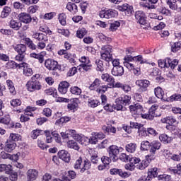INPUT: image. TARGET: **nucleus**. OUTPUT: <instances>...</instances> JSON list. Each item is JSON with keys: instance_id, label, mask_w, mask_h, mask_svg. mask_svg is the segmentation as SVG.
<instances>
[{"instance_id": "f257e3e1", "label": "nucleus", "mask_w": 181, "mask_h": 181, "mask_svg": "<svg viewBox=\"0 0 181 181\" xmlns=\"http://www.w3.org/2000/svg\"><path fill=\"white\" fill-rule=\"evenodd\" d=\"M160 142L158 141H153L151 143L148 141H144L141 143V151H149V154L147 155V158L151 159H155V155L156 151H159L161 146Z\"/></svg>"}, {"instance_id": "f03ea898", "label": "nucleus", "mask_w": 181, "mask_h": 181, "mask_svg": "<svg viewBox=\"0 0 181 181\" xmlns=\"http://www.w3.org/2000/svg\"><path fill=\"white\" fill-rule=\"evenodd\" d=\"M161 122H163V124H168V125L166 126V128L169 131H173V134H174L175 135H177V136H178V138H181L180 129H176L175 127H173V125H175V124H176V119H175L172 116H170V117H167L165 118L162 119ZM173 128H174V129H173Z\"/></svg>"}, {"instance_id": "7ed1b4c3", "label": "nucleus", "mask_w": 181, "mask_h": 181, "mask_svg": "<svg viewBox=\"0 0 181 181\" xmlns=\"http://www.w3.org/2000/svg\"><path fill=\"white\" fill-rule=\"evenodd\" d=\"M112 47L110 45H105L102 47L100 56L103 60L105 62H111L112 60Z\"/></svg>"}, {"instance_id": "20e7f679", "label": "nucleus", "mask_w": 181, "mask_h": 181, "mask_svg": "<svg viewBox=\"0 0 181 181\" xmlns=\"http://www.w3.org/2000/svg\"><path fill=\"white\" fill-rule=\"evenodd\" d=\"M130 112L132 115H145V111H144V107L139 104L132 105L129 106Z\"/></svg>"}, {"instance_id": "39448f33", "label": "nucleus", "mask_w": 181, "mask_h": 181, "mask_svg": "<svg viewBox=\"0 0 181 181\" xmlns=\"http://www.w3.org/2000/svg\"><path fill=\"white\" fill-rule=\"evenodd\" d=\"M99 16L100 18L111 19V18H115V16H118V11L112 9L102 10L100 11Z\"/></svg>"}, {"instance_id": "423d86ee", "label": "nucleus", "mask_w": 181, "mask_h": 181, "mask_svg": "<svg viewBox=\"0 0 181 181\" xmlns=\"http://www.w3.org/2000/svg\"><path fill=\"white\" fill-rule=\"evenodd\" d=\"M107 152L113 162H115L118 159V155L119 154V148L118 146L115 145L110 146L107 149Z\"/></svg>"}, {"instance_id": "0eeeda50", "label": "nucleus", "mask_w": 181, "mask_h": 181, "mask_svg": "<svg viewBox=\"0 0 181 181\" xmlns=\"http://www.w3.org/2000/svg\"><path fill=\"white\" fill-rule=\"evenodd\" d=\"M80 63H82L81 65H79V67H81L85 71H88V70H91V67H93V65H91V62L90 61V58L88 57L82 56L81 58H79Z\"/></svg>"}, {"instance_id": "6e6552de", "label": "nucleus", "mask_w": 181, "mask_h": 181, "mask_svg": "<svg viewBox=\"0 0 181 181\" xmlns=\"http://www.w3.org/2000/svg\"><path fill=\"white\" fill-rule=\"evenodd\" d=\"M18 69H23V74L25 77H30L33 74V70L28 63L22 62L18 64Z\"/></svg>"}, {"instance_id": "1a4fd4ad", "label": "nucleus", "mask_w": 181, "mask_h": 181, "mask_svg": "<svg viewBox=\"0 0 181 181\" xmlns=\"http://www.w3.org/2000/svg\"><path fill=\"white\" fill-rule=\"evenodd\" d=\"M158 110V105H153L151 108L148 110V114H144L142 115V118L144 119H149L152 121L155 117H158L156 114V110Z\"/></svg>"}, {"instance_id": "9d476101", "label": "nucleus", "mask_w": 181, "mask_h": 181, "mask_svg": "<svg viewBox=\"0 0 181 181\" xmlns=\"http://www.w3.org/2000/svg\"><path fill=\"white\" fill-rule=\"evenodd\" d=\"M27 90L30 92L36 91L42 88L40 82L37 81H28L26 83Z\"/></svg>"}, {"instance_id": "9b49d317", "label": "nucleus", "mask_w": 181, "mask_h": 181, "mask_svg": "<svg viewBox=\"0 0 181 181\" xmlns=\"http://www.w3.org/2000/svg\"><path fill=\"white\" fill-rule=\"evenodd\" d=\"M135 84L141 91H148L151 82L146 79H138L136 81Z\"/></svg>"}, {"instance_id": "f8f14e48", "label": "nucleus", "mask_w": 181, "mask_h": 181, "mask_svg": "<svg viewBox=\"0 0 181 181\" xmlns=\"http://www.w3.org/2000/svg\"><path fill=\"white\" fill-rule=\"evenodd\" d=\"M167 4L170 9L181 12V0H168Z\"/></svg>"}, {"instance_id": "ddd939ff", "label": "nucleus", "mask_w": 181, "mask_h": 181, "mask_svg": "<svg viewBox=\"0 0 181 181\" xmlns=\"http://www.w3.org/2000/svg\"><path fill=\"white\" fill-rule=\"evenodd\" d=\"M18 21L20 22H22L23 23H25L26 25L32 22V16H30V14L28 13H20L18 16Z\"/></svg>"}, {"instance_id": "4468645a", "label": "nucleus", "mask_w": 181, "mask_h": 181, "mask_svg": "<svg viewBox=\"0 0 181 181\" xmlns=\"http://www.w3.org/2000/svg\"><path fill=\"white\" fill-rule=\"evenodd\" d=\"M110 174L119 175V176H120V177H122L123 179L129 177L131 176V173L122 171V170L118 168L110 169Z\"/></svg>"}, {"instance_id": "2eb2a0df", "label": "nucleus", "mask_w": 181, "mask_h": 181, "mask_svg": "<svg viewBox=\"0 0 181 181\" xmlns=\"http://www.w3.org/2000/svg\"><path fill=\"white\" fill-rule=\"evenodd\" d=\"M135 18L140 25H146V16L142 11H136L135 13Z\"/></svg>"}, {"instance_id": "dca6fc26", "label": "nucleus", "mask_w": 181, "mask_h": 181, "mask_svg": "<svg viewBox=\"0 0 181 181\" xmlns=\"http://www.w3.org/2000/svg\"><path fill=\"white\" fill-rule=\"evenodd\" d=\"M57 64H59L57 61H54L52 59H47L45 62V66L47 70H55L57 69Z\"/></svg>"}, {"instance_id": "f3484780", "label": "nucleus", "mask_w": 181, "mask_h": 181, "mask_svg": "<svg viewBox=\"0 0 181 181\" xmlns=\"http://www.w3.org/2000/svg\"><path fill=\"white\" fill-rule=\"evenodd\" d=\"M135 57H132L129 55L125 56L124 58V66L128 69V70H132L134 69L133 64L131 62H135Z\"/></svg>"}, {"instance_id": "a211bd4d", "label": "nucleus", "mask_w": 181, "mask_h": 181, "mask_svg": "<svg viewBox=\"0 0 181 181\" xmlns=\"http://www.w3.org/2000/svg\"><path fill=\"white\" fill-rule=\"evenodd\" d=\"M69 87H70V83H69V82L66 81H62L59 84L58 91L60 94H66L67 90H69Z\"/></svg>"}, {"instance_id": "6ab92c4d", "label": "nucleus", "mask_w": 181, "mask_h": 181, "mask_svg": "<svg viewBox=\"0 0 181 181\" xmlns=\"http://www.w3.org/2000/svg\"><path fill=\"white\" fill-rule=\"evenodd\" d=\"M117 9L122 12H125L127 15H132L134 12V8L132 6H129L128 4H123L122 6H119Z\"/></svg>"}, {"instance_id": "aec40b11", "label": "nucleus", "mask_w": 181, "mask_h": 181, "mask_svg": "<svg viewBox=\"0 0 181 181\" xmlns=\"http://www.w3.org/2000/svg\"><path fill=\"white\" fill-rule=\"evenodd\" d=\"M58 156L59 159H62V160H64V162H66V163L70 162V153L66 150L59 151L58 152Z\"/></svg>"}, {"instance_id": "412c9836", "label": "nucleus", "mask_w": 181, "mask_h": 181, "mask_svg": "<svg viewBox=\"0 0 181 181\" xmlns=\"http://www.w3.org/2000/svg\"><path fill=\"white\" fill-rule=\"evenodd\" d=\"M46 54H47L46 51H42L39 54H36L35 52L31 53L30 56L33 59H37L39 63L42 64L45 62V56H46Z\"/></svg>"}, {"instance_id": "4be33fe9", "label": "nucleus", "mask_w": 181, "mask_h": 181, "mask_svg": "<svg viewBox=\"0 0 181 181\" xmlns=\"http://www.w3.org/2000/svg\"><path fill=\"white\" fill-rule=\"evenodd\" d=\"M153 159L155 158H151V157L146 156V160H142L141 163H139L137 168L140 169L141 170H144V169L149 166V163H151V160H153Z\"/></svg>"}, {"instance_id": "5701e85b", "label": "nucleus", "mask_w": 181, "mask_h": 181, "mask_svg": "<svg viewBox=\"0 0 181 181\" xmlns=\"http://www.w3.org/2000/svg\"><path fill=\"white\" fill-rule=\"evenodd\" d=\"M33 39H36L38 42H47L49 39L47 38V35L42 33H34L33 34Z\"/></svg>"}, {"instance_id": "b1692460", "label": "nucleus", "mask_w": 181, "mask_h": 181, "mask_svg": "<svg viewBox=\"0 0 181 181\" xmlns=\"http://www.w3.org/2000/svg\"><path fill=\"white\" fill-rule=\"evenodd\" d=\"M39 173L35 169H30L27 172V179L30 180H36L37 179V176Z\"/></svg>"}, {"instance_id": "393cba45", "label": "nucleus", "mask_w": 181, "mask_h": 181, "mask_svg": "<svg viewBox=\"0 0 181 181\" xmlns=\"http://www.w3.org/2000/svg\"><path fill=\"white\" fill-rule=\"evenodd\" d=\"M12 165L10 164H0V172H4L6 175H11L12 173Z\"/></svg>"}, {"instance_id": "a878e982", "label": "nucleus", "mask_w": 181, "mask_h": 181, "mask_svg": "<svg viewBox=\"0 0 181 181\" xmlns=\"http://www.w3.org/2000/svg\"><path fill=\"white\" fill-rule=\"evenodd\" d=\"M159 139L163 144H170L175 137L169 136L166 134H162L159 136Z\"/></svg>"}, {"instance_id": "bb28decb", "label": "nucleus", "mask_w": 181, "mask_h": 181, "mask_svg": "<svg viewBox=\"0 0 181 181\" xmlns=\"http://www.w3.org/2000/svg\"><path fill=\"white\" fill-rule=\"evenodd\" d=\"M154 94L156 97H157V98H159L160 100H163L164 101H169L168 100L163 98L165 93L163 92V90H162L160 87H157L154 89Z\"/></svg>"}, {"instance_id": "cd10ccee", "label": "nucleus", "mask_w": 181, "mask_h": 181, "mask_svg": "<svg viewBox=\"0 0 181 181\" xmlns=\"http://www.w3.org/2000/svg\"><path fill=\"white\" fill-rule=\"evenodd\" d=\"M8 25L11 29H14L15 30H19L22 27V23L16 20H11L8 23Z\"/></svg>"}, {"instance_id": "c85d7f7f", "label": "nucleus", "mask_w": 181, "mask_h": 181, "mask_svg": "<svg viewBox=\"0 0 181 181\" xmlns=\"http://www.w3.org/2000/svg\"><path fill=\"white\" fill-rule=\"evenodd\" d=\"M158 176V168H153L148 170V176L145 179L146 181H149L152 177H156Z\"/></svg>"}, {"instance_id": "c756f323", "label": "nucleus", "mask_w": 181, "mask_h": 181, "mask_svg": "<svg viewBox=\"0 0 181 181\" xmlns=\"http://www.w3.org/2000/svg\"><path fill=\"white\" fill-rule=\"evenodd\" d=\"M101 78L103 80V81H106L107 83H109V84H112L113 86L114 83H115V79H114V77L108 74H102Z\"/></svg>"}, {"instance_id": "7c9ffc66", "label": "nucleus", "mask_w": 181, "mask_h": 181, "mask_svg": "<svg viewBox=\"0 0 181 181\" xmlns=\"http://www.w3.org/2000/svg\"><path fill=\"white\" fill-rule=\"evenodd\" d=\"M91 168V163H90V160H85L82 163L80 169L81 173H84L86 170H88Z\"/></svg>"}, {"instance_id": "2f4dec72", "label": "nucleus", "mask_w": 181, "mask_h": 181, "mask_svg": "<svg viewBox=\"0 0 181 181\" xmlns=\"http://www.w3.org/2000/svg\"><path fill=\"white\" fill-rule=\"evenodd\" d=\"M8 141L9 142H18L22 141V136L19 134L11 133L8 136Z\"/></svg>"}, {"instance_id": "473e14b6", "label": "nucleus", "mask_w": 181, "mask_h": 181, "mask_svg": "<svg viewBox=\"0 0 181 181\" xmlns=\"http://www.w3.org/2000/svg\"><path fill=\"white\" fill-rule=\"evenodd\" d=\"M112 74L115 76H122V74H124V67L122 66L113 67Z\"/></svg>"}, {"instance_id": "72a5a7b5", "label": "nucleus", "mask_w": 181, "mask_h": 181, "mask_svg": "<svg viewBox=\"0 0 181 181\" xmlns=\"http://www.w3.org/2000/svg\"><path fill=\"white\" fill-rule=\"evenodd\" d=\"M16 148V143L7 141L4 146V151H6V152L11 153L12 152V151H14Z\"/></svg>"}, {"instance_id": "f704fd0d", "label": "nucleus", "mask_w": 181, "mask_h": 181, "mask_svg": "<svg viewBox=\"0 0 181 181\" xmlns=\"http://www.w3.org/2000/svg\"><path fill=\"white\" fill-rule=\"evenodd\" d=\"M114 85L112 83H107V85L100 86L98 88L96 89V93H100L101 94H104L108 88H112Z\"/></svg>"}, {"instance_id": "c9c22d12", "label": "nucleus", "mask_w": 181, "mask_h": 181, "mask_svg": "<svg viewBox=\"0 0 181 181\" xmlns=\"http://www.w3.org/2000/svg\"><path fill=\"white\" fill-rule=\"evenodd\" d=\"M103 131L105 134H116L117 129L112 126H103L102 127Z\"/></svg>"}, {"instance_id": "e433bc0d", "label": "nucleus", "mask_w": 181, "mask_h": 181, "mask_svg": "<svg viewBox=\"0 0 181 181\" xmlns=\"http://www.w3.org/2000/svg\"><path fill=\"white\" fill-rule=\"evenodd\" d=\"M66 9H68V11H69V12H71V13H77V12H78L77 5L71 2L67 4Z\"/></svg>"}, {"instance_id": "4c0bfd02", "label": "nucleus", "mask_w": 181, "mask_h": 181, "mask_svg": "<svg viewBox=\"0 0 181 181\" xmlns=\"http://www.w3.org/2000/svg\"><path fill=\"white\" fill-rule=\"evenodd\" d=\"M14 50L18 52L19 54H23L26 52V45L23 44H18L14 47Z\"/></svg>"}, {"instance_id": "58836bf2", "label": "nucleus", "mask_w": 181, "mask_h": 181, "mask_svg": "<svg viewBox=\"0 0 181 181\" xmlns=\"http://www.w3.org/2000/svg\"><path fill=\"white\" fill-rule=\"evenodd\" d=\"M119 100H121L123 105H129L131 103V96L128 95H122Z\"/></svg>"}, {"instance_id": "ea45409f", "label": "nucleus", "mask_w": 181, "mask_h": 181, "mask_svg": "<svg viewBox=\"0 0 181 181\" xmlns=\"http://www.w3.org/2000/svg\"><path fill=\"white\" fill-rule=\"evenodd\" d=\"M11 12H12V8H11V7L4 6L1 13V18H2L3 19L5 18H8V16L11 15Z\"/></svg>"}, {"instance_id": "a19ab883", "label": "nucleus", "mask_w": 181, "mask_h": 181, "mask_svg": "<svg viewBox=\"0 0 181 181\" xmlns=\"http://www.w3.org/2000/svg\"><path fill=\"white\" fill-rule=\"evenodd\" d=\"M166 62L168 64V67L171 69H175V67L179 64V60L176 59H172L170 58H166Z\"/></svg>"}, {"instance_id": "79ce46f5", "label": "nucleus", "mask_w": 181, "mask_h": 181, "mask_svg": "<svg viewBox=\"0 0 181 181\" xmlns=\"http://www.w3.org/2000/svg\"><path fill=\"white\" fill-rule=\"evenodd\" d=\"M6 84L11 94H13V95H15L16 94V90H15V86L13 85V82H12L11 80H7Z\"/></svg>"}, {"instance_id": "37998d69", "label": "nucleus", "mask_w": 181, "mask_h": 181, "mask_svg": "<svg viewBox=\"0 0 181 181\" xmlns=\"http://www.w3.org/2000/svg\"><path fill=\"white\" fill-rule=\"evenodd\" d=\"M127 152H129L130 153H134L136 151V144L130 143L125 146Z\"/></svg>"}, {"instance_id": "c03bdc74", "label": "nucleus", "mask_w": 181, "mask_h": 181, "mask_svg": "<svg viewBox=\"0 0 181 181\" xmlns=\"http://www.w3.org/2000/svg\"><path fill=\"white\" fill-rule=\"evenodd\" d=\"M69 121H70L69 117H62L56 121L55 125L62 127V125H63L64 124H66V122H69Z\"/></svg>"}, {"instance_id": "a18cd8bd", "label": "nucleus", "mask_w": 181, "mask_h": 181, "mask_svg": "<svg viewBox=\"0 0 181 181\" xmlns=\"http://www.w3.org/2000/svg\"><path fill=\"white\" fill-rule=\"evenodd\" d=\"M69 132L71 134V136H72L74 138V139H75L76 141H77L78 142H81L83 136L84 135L83 134H76V131L75 130H69Z\"/></svg>"}, {"instance_id": "49530a36", "label": "nucleus", "mask_w": 181, "mask_h": 181, "mask_svg": "<svg viewBox=\"0 0 181 181\" xmlns=\"http://www.w3.org/2000/svg\"><path fill=\"white\" fill-rule=\"evenodd\" d=\"M122 105H124L122 102L119 100V98H117L115 101V104L113 105L115 110L116 111H121V110L123 108Z\"/></svg>"}, {"instance_id": "de8ad7c7", "label": "nucleus", "mask_w": 181, "mask_h": 181, "mask_svg": "<svg viewBox=\"0 0 181 181\" xmlns=\"http://www.w3.org/2000/svg\"><path fill=\"white\" fill-rule=\"evenodd\" d=\"M67 146L68 148H71V149H75V151H78L80 149L78 144H77V142H75L74 140L69 141L67 142Z\"/></svg>"}, {"instance_id": "09e8293b", "label": "nucleus", "mask_w": 181, "mask_h": 181, "mask_svg": "<svg viewBox=\"0 0 181 181\" xmlns=\"http://www.w3.org/2000/svg\"><path fill=\"white\" fill-rule=\"evenodd\" d=\"M134 62H138L140 64H148V59L144 58L142 55L134 57Z\"/></svg>"}, {"instance_id": "8fccbe9b", "label": "nucleus", "mask_w": 181, "mask_h": 181, "mask_svg": "<svg viewBox=\"0 0 181 181\" xmlns=\"http://www.w3.org/2000/svg\"><path fill=\"white\" fill-rule=\"evenodd\" d=\"M88 105L91 108H95V107H98V105H100V101L95 99H88Z\"/></svg>"}, {"instance_id": "3c124183", "label": "nucleus", "mask_w": 181, "mask_h": 181, "mask_svg": "<svg viewBox=\"0 0 181 181\" xmlns=\"http://www.w3.org/2000/svg\"><path fill=\"white\" fill-rule=\"evenodd\" d=\"M36 110L37 108L35 107L28 106L25 110L24 114H25V115H28V117H33V113L32 112L36 111Z\"/></svg>"}, {"instance_id": "603ef678", "label": "nucleus", "mask_w": 181, "mask_h": 181, "mask_svg": "<svg viewBox=\"0 0 181 181\" xmlns=\"http://www.w3.org/2000/svg\"><path fill=\"white\" fill-rule=\"evenodd\" d=\"M181 49V42H174L171 45V52L173 53H176V52H179V50Z\"/></svg>"}, {"instance_id": "864d4df0", "label": "nucleus", "mask_w": 181, "mask_h": 181, "mask_svg": "<svg viewBox=\"0 0 181 181\" xmlns=\"http://www.w3.org/2000/svg\"><path fill=\"white\" fill-rule=\"evenodd\" d=\"M43 134H45V132L42 130H40V129L33 130L31 132V138L33 139H36L37 136H39L40 135H43Z\"/></svg>"}, {"instance_id": "5fc2aeb1", "label": "nucleus", "mask_w": 181, "mask_h": 181, "mask_svg": "<svg viewBox=\"0 0 181 181\" xmlns=\"http://www.w3.org/2000/svg\"><path fill=\"white\" fill-rule=\"evenodd\" d=\"M45 94L47 95H52L53 97H56L57 95V90L54 88H49L45 90Z\"/></svg>"}, {"instance_id": "6e6d98bb", "label": "nucleus", "mask_w": 181, "mask_h": 181, "mask_svg": "<svg viewBox=\"0 0 181 181\" xmlns=\"http://www.w3.org/2000/svg\"><path fill=\"white\" fill-rule=\"evenodd\" d=\"M70 91L71 94L74 95H80L81 94V88H78V86H71L70 88Z\"/></svg>"}, {"instance_id": "4d7b16f0", "label": "nucleus", "mask_w": 181, "mask_h": 181, "mask_svg": "<svg viewBox=\"0 0 181 181\" xmlns=\"http://www.w3.org/2000/svg\"><path fill=\"white\" fill-rule=\"evenodd\" d=\"M86 35H87V30L85 28H80L76 32V36L79 39H83Z\"/></svg>"}, {"instance_id": "13d9d810", "label": "nucleus", "mask_w": 181, "mask_h": 181, "mask_svg": "<svg viewBox=\"0 0 181 181\" xmlns=\"http://www.w3.org/2000/svg\"><path fill=\"white\" fill-rule=\"evenodd\" d=\"M95 64L97 66L96 70L98 71H104V64L101 59H96Z\"/></svg>"}, {"instance_id": "bf43d9fd", "label": "nucleus", "mask_w": 181, "mask_h": 181, "mask_svg": "<svg viewBox=\"0 0 181 181\" xmlns=\"http://www.w3.org/2000/svg\"><path fill=\"white\" fill-rule=\"evenodd\" d=\"M100 84H101V81H100L98 78H96L90 86L89 88L90 90H95V88H98V87H100Z\"/></svg>"}, {"instance_id": "052dcab7", "label": "nucleus", "mask_w": 181, "mask_h": 181, "mask_svg": "<svg viewBox=\"0 0 181 181\" xmlns=\"http://www.w3.org/2000/svg\"><path fill=\"white\" fill-rule=\"evenodd\" d=\"M89 144H91V145H96V144L98 142V139H97V136H95V133L93 132L91 134V136L88 139Z\"/></svg>"}, {"instance_id": "680f3d73", "label": "nucleus", "mask_w": 181, "mask_h": 181, "mask_svg": "<svg viewBox=\"0 0 181 181\" xmlns=\"http://www.w3.org/2000/svg\"><path fill=\"white\" fill-rule=\"evenodd\" d=\"M119 26H121L119 21H115L110 24V30L112 32H115V30H117Z\"/></svg>"}, {"instance_id": "e2e57ef3", "label": "nucleus", "mask_w": 181, "mask_h": 181, "mask_svg": "<svg viewBox=\"0 0 181 181\" xmlns=\"http://www.w3.org/2000/svg\"><path fill=\"white\" fill-rule=\"evenodd\" d=\"M138 134L139 136H148V130L144 127V125L141 126L140 129L138 130Z\"/></svg>"}, {"instance_id": "0e129e2a", "label": "nucleus", "mask_w": 181, "mask_h": 181, "mask_svg": "<svg viewBox=\"0 0 181 181\" xmlns=\"http://www.w3.org/2000/svg\"><path fill=\"white\" fill-rule=\"evenodd\" d=\"M158 66L161 68V69H165V67L168 69L169 66V64H168L166 59H159L158 61Z\"/></svg>"}, {"instance_id": "69168bd1", "label": "nucleus", "mask_w": 181, "mask_h": 181, "mask_svg": "<svg viewBox=\"0 0 181 181\" xmlns=\"http://www.w3.org/2000/svg\"><path fill=\"white\" fill-rule=\"evenodd\" d=\"M6 67H7V69H16V67H19V64H16L13 61H9L6 64Z\"/></svg>"}, {"instance_id": "338daca9", "label": "nucleus", "mask_w": 181, "mask_h": 181, "mask_svg": "<svg viewBox=\"0 0 181 181\" xmlns=\"http://www.w3.org/2000/svg\"><path fill=\"white\" fill-rule=\"evenodd\" d=\"M170 101H181V94H173L170 97Z\"/></svg>"}, {"instance_id": "774afa93", "label": "nucleus", "mask_w": 181, "mask_h": 181, "mask_svg": "<svg viewBox=\"0 0 181 181\" xmlns=\"http://www.w3.org/2000/svg\"><path fill=\"white\" fill-rule=\"evenodd\" d=\"M59 23H61V25H62V26H65L66 25V14L64 13H61L59 16Z\"/></svg>"}]
</instances>
